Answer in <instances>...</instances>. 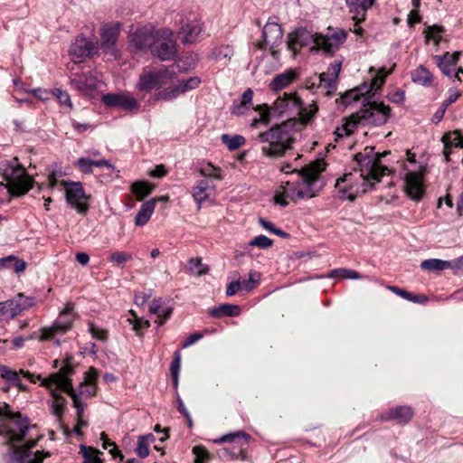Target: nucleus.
Listing matches in <instances>:
<instances>
[{"mask_svg":"<svg viewBox=\"0 0 463 463\" xmlns=\"http://www.w3.org/2000/svg\"><path fill=\"white\" fill-rule=\"evenodd\" d=\"M262 35L264 44L269 47L271 55L274 58H277L279 55V50L277 47L281 44L283 38V32L280 24L277 22L269 20L263 28Z\"/></svg>","mask_w":463,"mask_h":463,"instance_id":"nucleus-15","label":"nucleus"},{"mask_svg":"<svg viewBox=\"0 0 463 463\" xmlns=\"http://www.w3.org/2000/svg\"><path fill=\"white\" fill-rule=\"evenodd\" d=\"M331 278L335 276H340L344 279H361L362 276L355 270L353 269H334L331 271L330 275Z\"/></svg>","mask_w":463,"mask_h":463,"instance_id":"nucleus-56","label":"nucleus"},{"mask_svg":"<svg viewBox=\"0 0 463 463\" xmlns=\"http://www.w3.org/2000/svg\"><path fill=\"white\" fill-rule=\"evenodd\" d=\"M460 52H456L452 54L447 52L443 56H436L438 66L445 75L449 77L454 75L459 80V73H463L462 68H456Z\"/></svg>","mask_w":463,"mask_h":463,"instance_id":"nucleus-23","label":"nucleus"},{"mask_svg":"<svg viewBox=\"0 0 463 463\" xmlns=\"http://www.w3.org/2000/svg\"><path fill=\"white\" fill-rule=\"evenodd\" d=\"M181 368V354L176 351L174 354V360L170 365V372L173 378V383L175 387L178 385L179 372Z\"/></svg>","mask_w":463,"mask_h":463,"instance_id":"nucleus-50","label":"nucleus"},{"mask_svg":"<svg viewBox=\"0 0 463 463\" xmlns=\"http://www.w3.org/2000/svg\"><path fill=\"white\" fill-rule=\"evenodd\" d=\"M260 280V273L256 270H250L249 272V279L244 280L241 283L242 288L247 291L252 290Z\"/></svg>","mask_w":463,"mask_h":463,"instance_id":"nucleus-54","label":"nucleus"},{"mask_svg":"<svg viewBox=\"0 0 463 463\" xmlns=\"http://www.w3.org/2000/svg\"><path fill=\"white\" fill-rule=\"evenodd\" d=\"M19 373L23 374L24 377L27 378L32 383H36L37 381L42 380L41 375H35L28 371L20 370V372L17 373L16 371H13L5 365H0V377L24 390V387L20 382Z\"/></svg>","mask_w":463,"mask_h":463,"instance_id":"nucleus-25","label":"nucleus"},{"mask_svg":"<svg viewBox=\"0 0 463 463\" xmlns=\"http://www.w3.org/2000/svg\"><path fill=\"white\" fill-rule=\"evenodd\" d=\"M71 326V320H68L65 322L57 321L52 326L49 327H43L42 329V334L40 335L41 341L51 340L54 335L59 334H64L67 332Z\"/></svg>","mask_w":463,"mask_h":463,"instance_id":"nucleus-30","label":"nucleus"},{"mask_svg":"<svg viewBox=\"0 0 463 463\" xmlns=\"http://www.w3.org/2000/svg\"><path fill=\"white\" fill-rule=\"evenodd\" d=\"M392 72V70L386 71L384 67L379 69L377 74L372 79L370 88L367 92L377 90L385 81V78Z\"/></svg>","mask_w":463,"mask_h":463,"instance_id":"nucleus-48","label":"nucleus"},{"mask_svg":"<svg viewBox=\"0 0 463 463\" xmlns=\"http://www.w3.org/2000/svg\"><path fill=\"white\" fill-rule=\"evenodd\" d=\"M259 222L260 224L267 231L272 232V233H275V234H278V235H280L282 237L286 236L287 234L282 232L281 230L279 229H277L274 227L273 223L263 219V218H260L259 220Z\"/></svg>","mask_w":463,"mask_h":463,"instance_id":"nucleus-63","label":"nucleus"},{"mask_svg":"<svg viewBox=\"0 0 463 463\" xmlns=\"http://www.w3.org/2000/svg\"><path fill=\"white\" fill-rule=\"evenodd\" d=\"M89 330L92 337L97 340L104 342L108 338V332L105 329L99 327L92 323H90Z\"/></svg>","mask_w":463,"mask_h":463,"instance_id":"nucleus-58","label":"nucleus"},{"mask_svg":"<svg viewBox=\"0 0 463 463\" xmlns=\"http://www.w3.org/2000/svg\"><path fill=\"white\" fill-rule=\"evenodd\" d=\"M203 30V24L196 18H186L182 21V26L179 30L181 41L184 43H193L199 38Z\"/></svg>","mask_w":463,"mask_h":463,"instance_id":"nucleus-21","label":"nucleus"},{"mask_svg":"<svg viewBox=\"0 0 463 463\" xmlns=\"http://www.w3.org/2000/svg\"><path fill=\"white\" fill-rule=\"evenodd\" d=\"M102 101L109 107H118L127 110L138 108L137 99L129 93L106 94Z\"/></svg>","mask_w":463,"mask_h":463,"instance_id":"nucleus-22","label":"nucleus"},{"mask_svg":"<svg viewBox=\"0 0 463 463\" xmlns=\"http://www.w3.org/2000/svg\"><path fill=\"white\" fill-rule=\"evenodd\" d=\"M405 192L414 201H420L424 194L423 173L411 171L405 175Z\"/></svg>","mask_w":463,"mask_h":463,"instance_id":"nucleus-20","label":"nucleus"},{"mask_svg":"<svg viewBox=\"0 0 463 463\" xmlns=\"http://www.w3.org/2000/svg\"><path fill=\"white\" fill-rule=\"evenodd\" d=\"M290 34L293 36V39L299 41L300 44H302L303 46H306L310 43H315V38L317 35V33L313 34L311 32L303 28L298 29Z\"/></svg>","mask_w":463,"mask_h":463,"instance_id":"nucleus-45","label":"nucleus"},{"mask_svg":"<svg viewBox=\"0 0 463 463\" xmlns=\"http://www.w3.org/2000/svg\"><path fill=\"white\" fill-rule=\"evenodd\" d=\"M413 416V411L411 407L408 406H399L394 409L390 410L384 416V420H393L398 423H407L409 422Z\"/></svg>","mask_w":463,"mask_h":463,"instance_id":"nucleus-31","label":"nucleus"},{"mask_svg":"<svg viewBox=\"0 0 463 463\" xmlns=\"http://www.w3.org/2000/svg\"><path fill=\"white\" fill-rule=\"evenodd\" d=\"M382 155L374 152L373 147L367 146L363 152L357 153L354 159L359 166L360 177L373 186L380 182L388 170L381 164Z\"/></svg>","mask_w":463,"mask_h":463,"instance_id":"nucleus-5","label":"nucleus"},{"mask_svg":"<svg viewBox=\"0 0 463 463\" xmlns=\"http://www.w3.org/2000/svg\"><path fill=\"white\" fill-rule=\"evenodd\" d=\"M132 259V253L127 251H114L109 256V260L118 267H123L126 262Z\"/></svg>","mask_w":463,"mask_h":463,"instance_id":"nucleus-49","label":"nucleus"},{"mask_svg":"<svg viewBox=\"0 0 463 463\" xmlns=\"http://www.w3.org/2000/svg\"><path fill=\"white\" fill-rule=\"evenodd\" d=\"M210 315L214 317H222L223 316L236 317L241 313V308L237 305L222 304L210 310Z\"/></svg>","mask_w":463,"mask_h":463,"instance_id":"nucleus-36","label":"nucleus"},{"mask_svg":"<svg viewBox=\"0 0 463 463\" xmlns=\"http://www.w3.org/2000/svg\"><path fill=\"white\" fill-rule=\"evenodd\" d=\"M19 314L16 300L9 299L0 302V320H10Z\"/></svg>","mask_w":463,"mask_h":463,"instance_id":"nucleus-35","label":"nucleus"},{"mask_svg":"<svg viewBox=\"0 0 463 463\" xmlns=\"http://www.w3.org/2000/svg\"><path fill=\"white\" fill-rule=\"evenodd\" d=\"M295 118L282 124L276 125L265 132L259 134L258 138L264 146L261 153L267 157H280L285 152L291 148L295 140L294 126Z\"/></svg>","mask_w":463,"mask_h":463,"instance_id":"nucleus-3","label":"nucleus"},{"mask_svg":"<svg viewBox=\"0 0 463 463\" xmlns=\"http://www.w3.org/2000/svg\"><path fill=\"white\" fill-rule=\"evenodd\" d=\"M75 165L83 173L90 174L92 173V159L87 157H80L77 160Z\"/></svg>","mask_w":463,"mask_h":463,"instance_id":"nucleus-60","label":"nucleus"},{"mask_svg":"<svg viewBox=\"0 0 463 463\" xmlns=\"http://www.w3.org/2000/svg\"><path fill=\"white\" fill-rule=\"evenodd\" d=\"M411 80L416 84L429 87L432 85L433 76L429 70L420 65L411 71Z\"/></svg>","mask_w":463,"mask_h":463,"instance_id":"nucleus-34","label":"nucleus"},{"mask_svg":"<svg viewBox=\"0 0 463 463\" xmlns=\"http://www.w3.org/2000/svg\"><path fill=\"white\" fill-rule=\"evenodd\" d=\"M150 50L154 56L162 61L173 60L176 55V45L172 32L168 29L156 32V38Z\"/></svg>","mask_w":463,"mask_h":463,"instance_id":"nucleus-11","label":"nucleus"},{"mask_svg":"<svg viewBox=\"0 0 463 463\" xmlns=\"http://www.w3.org/2000/svg\"><path fill=\"white\" fill-rule=\"evenodd\" d=\"M233 55V49L230 45H220L213 49L211 56L216 61H229Z\"/></svg>","mask_w":463,"mask_h":463,"instance_id":"nucleus-41","label":"nucleus"},{"mask_svg":"<svg viewBox=\"0 0 463 463\" xmlns=\"http://www.w3.org/2000/svg\"><path fill=\"white\" fill-rule=\"evenodd\" d=\"M80 453L83 457V463H103V459L100 458L103 452L97 449L81 445Z\"/></svg>","mask_w":463,"mask_h":463,"instance_id":"nucleus-37","label":"nucleus"},{"mask_svg":"<svg viewBox=\"0 0 463 463\" xmlns=\"http://www.w3.org/2000/svg\"><path fill=\"white\" fill-rule=\"evenodd\" d=\"M131 190L136 194L137 199L141 201L152 192L153 186L146 182L138 181L132 184Z\"/></svg>","mask_w":463,"mask_h":463,"instance_id":"nucleus-43","label":"nucleus"},{"mask_svg":"<svg viewBox=\"0 0 463 463\" xmlns=\"http://www.w3.org/2000/svg\"><path fill=\"white\" fill-rule=\"evenodd\" d=\"M352 179H353V174H345L342 178L338 179L336 181V188L341 193H346L348 190L352 188Z\"/></svg>","mask_w":463,"mask_h":463,"instance_id":"nucleus-57","label":"nucleus"},{"mask_svg":"<svg viewBox=\"0 0 463 463\" xmlns=\"http://www.w3.org/2000/svg\"><path fill=\"white\" fill-rule=\"evenodd\" d=\"M252 98H253V91L250 89H248L241 95L240 104L233 107L232 112L234 114L242 113L241 109L244 107H247L248 105H250L252 102Z\"/></svg>","mask_w":463,"mask_h":463,"instance_id":"nucleus-52","label":"nucleus"},{"mask_svg":"<svg viewBox=\"0 0 463 463\" xmlns=\"http://www.w3.org/2000/svg\"><path fill=\"white\" fill-rule=\"evenodd\" d=\"M358 121L356 118H354V115L350 118L349 120H347L342 127L337 128L335 135V141L338 140L340 137H348L350 136L356 126L358 125Z\"/></svg>","mask_w":463,"mask_h":463,"instance_id":"nucleus-40","label":"nucleus"},{"mask_svg":"<svg viewBox=\"0 0 463 463\" xmlns=\"http://www.w3.org/2000/svg\"><path fill=\"white\" fill-rule=\"evenodd\" d=\"M156 38V33L152 25H145L137 28L129 35L131 46L139 51L150 49Z\"/></svg>","mask_w":463,"mask_h":463,"instance_id":"nucleus-17","label":"nucleus"},{"mask_svg":"<svg viewBox=\"0 0 463 463\" xmlns=\"http://www.w3.org/2000/svg\"><path fill=\"white\" fill-rule=\"evenodd\" d=\"M193 453L195 456L194 463H203L209 458V453L203 446H195L193 448Z\"/></svg>","mask_w":463,"mask_h":463,"instance_id":"nucleus-59","label":"nucleus"},{"mask_svg":"<svg viewBox=\"0 0 463 463\" xmlns=\"http://www.w3.org/2000/svg\"><path fill=\"white\" fill-rule=\"evenodd\" d=\"M3 176L6 182L5 187L14 196L24 195L33 187V178L20 165L16 157L4 169Z\"/></svg>","mask_w":463,"mask_h":463,"instance_id":"nucleus-6","label":"nucleus"},{"mask_svg":"<svg viewBox=\"0 0 463 463\" xmlns=\"http://www.w3.org/2000/svg\"><path fill=\"white\" fill-rule=\"evenodd\" d=\"M273 244V241L265 235H258L254 237L248 243V247H258L260 249H268L271 247Z\"/></svg>","mask_w":463,"mask_h":463,"instance_id":"nucleus-53","label":"nucleus"},{"mask_svg":"<svg viewBox=\"0 0 463 463\" xmlns=\"http://www.w3.org/2000/svg\"><path fill=\"white\" fill-rule=\"evenodd\" d=\"M391 115V108L383 102H370L364 106L354 118H356L359 124L364 126H383Z\"/></svg>","mask_w":463,"mask_h":463,"instance_id":"nucleus-9","label":"nucleus"},{"mask_svg":"<svg viewBox=\"0 0 463 463\" xmlns=\"http://www.w3.org/2000/svg\"><path fill=\"white\" fill-rule=\"evenodd\" d=\"M149 311L156 315L157 320H156V323L162 326L165 320L170 317L173 309L171 307L165 306L161 298H157L152 300L149 304Z\"/></svg>","mask_w":463,"mask_h":463,"instance_id":"nucleus-29","label":"nucleus"},{"mask_svg":"<svg viewBox=\"0 0 463 463\" xmlns=\"http://www.w3.org/2000/svg\"><path fill=\"white\" fill-rule=\"evenodd\" d=\"M318 110L316 102L311 103L307 107H303V101L296 91L287 93L279 97L271 107L263 105V109L260 112V118H255L252 125L258 122L268 124L270 115L281 116L284 114H294L299 117L302 124L309 123Z\"/></svg>","mask_w":463,"mask_h":463,"instance_id":"nucleus-2","label":"nucleus"},{"mask_svg":"<svg viewBox=\"0 0 463 463\" xmlns=\"http://www.w3.org/2000/svg\"><path fill=\"white\" fill-rule=\"evenodd\" d=\"M451 265L448 260L439 259H429L421 262L420 267L424 270L439 271L448 269Z\"/></svg>","mask_w":463,"mask_h":463,"instance_id":"nucleus-38","label":"nucleus"},{"mask_svg":"<svg viewBox=\"0 0 463 463\" xmlns=\"http://www.w3.org/2000/svg\"><path fill=\"white\" fill-rule=\"evenodd\" d=\"M14 300H16L19 313L32 307L34 305L33 298L25 297L23 293H19Z\"/></svg>","mask_w":463,"mask_h":463,"instance_id":"nucleus-55","label":"nucleus"},{"mask_svg":"<svg viewBox=\"0 0 463 463\" xmlns=\"http://www.w3.org/2000/svg\"><path fill=\"white\" fill-rule=\"evenodd\" d=\"M214 190L213 186L210 185L207 180L202 179L195 183L192 188V195L198 205L200 210L202 203L208 201Z\"/></svg>","mask_w":463,"mask_h":463,"instance_id":"nucleus-27","label":"nucleus"},{"mask_svg":"<svg viewBox=\"0 0 463 463\" xmlns=\"http://www.w3.org/2000/svg\"><path fill=\"white\" fill-rule=\"evenodd\" d=\"M442 142L452 147H463V136L458 131L449 132L442 137Z\"/></svg>","mask_w":463,"mask_h":463,"instance_id":"nucleus-47","label":"nucleus"},{"mask_svg":"<svg viewBox=\"0 0 463 463\" xmlns=\"http://www.w3.org/2000/svg\"><path fill=\"white\" fill-rule=\"evenodd\" d=\"M189 269L197 276H202L209 271L208 267L203 266L201 258H192L189 260Z\"/></svg>","mask_w":463,"mask_h":463,"instance_id":"nucleus-51","label":"nucleus"},{"mask_svg":"<svg viewBox=\"0 0 463 463\" xmlns=\"http://www.w3.org/2000/svg\"><path fill=\"white\" fill-rule=\"evenodd\" d=\"M11 263H14V269L16 273L24 271L27 267V264L24 260H18L13 255L0 259V265L3 268H8Z\"/></svg>","mask_w":463,"mask_h":463,"instance_id":"nucleus-44","label":"nucleus"},{"mask_svg":"<svg viewBox=\"0 0 463 463\" xmlns=\"http://www.w3.org/2000/svg\"><path fill=\"white\" fill-rule=\"evenodd\" d=\"M375 0H345L347 5L354 11L359 12L361 10L363 12V15L358 21L364 20V13L367 9H369L374 3Z\"/></svg>","mask_w":463,"mask_h":463,"instance_id":"nucleus-46","label":"nucleus"},{"mask_svg":"<svg viewBox=\"0 0 463 463\" xmlns=\"http://www.w3.org/2000/svg\"><path fill=\"white\" fill-rule=\"evenodd\" d=\"M129 321L130 324L133 325V329L138 333V331L141 329V328H147L149 327L150 324H149V321L147 320H143L141 318H138L135 316V319L134 321H132L130 318L128 319Z\"/></svg>","mask_w":463,"mask_h":463,"instance_id":"nucleus-64","label":"nucleus"},{"mask_svg":"<svg viewBox=\"0 0 463 463\" xmlns=\"http://www.w3.org/2000/svg\"><path fill=\"white\" fill-rule=\"evenodd\" d=\"M52 94L57 98L61 104L67 105L69 108H72L71 100L68 92L63 91L60 89H55Z\"/></svg>","mask_w":463,"mask_h":463,"instance_id":"nucleus-61","label":"nucleus"},{"mask_svg":"<svg viewBox=\"0 0 463 463\" xmlns=\"http://www.w3.org/2000/svg\"><path fill=\"white\" fill-rule=\"evenodd\" d=\"M136 453L140 458H146L149 455V445L140 438L137 439Z\"/></svg>","mask_w":463,"mask_h":463,"instance_id":"nucleus-62","label":"nucleus"},{"mask_svg":"<svg viewBox=\"0 0 463 463\" xmlns=\"http://www.w3.org/2000/svg\"><path fill=\"white\" fill-rule=\"evenodd\" d=\"M120 32L119 24H106L102 29L101 33V48L106 54H109L115 59L118 56V50L117 48V41Z\"/></svg>","mask_w":463,"mask_h":463,"instance_id":"nucleus-16","label":"nucleus"},{"mask_svg":"<svg viewBox=\"0 0 463 463\" xmlns=\"http://www.w3.org/2000/svg\"><path fill=\"white\" fill-rule=\"evenodd\" d=\"M325 170L323 161H316L298 172V180L281 184L274 196L275 203L287 206L288 201L310 199L317 196L320 186L317 185L320 174Z\"/></svg>","mask_w":463,"mask_h":463,"instance_id":"nucleus-1","label":"nucleus"},{"mask_svg":"<svg viewBox=\"0 0 463 463\" xmlns=\"http://www.w3.org/2000/svg\"><path fill=\"white\" fill-rule=\"evenodd\" d=\"M175 79V69L174 66L158 70L153 67H145L139 75L136 89L145 93L156 89L158 93L162 90L167 89V85L173 83Z\"/></svg>","mask_w":463,"mask_h":463,"instance_id":"nucleus-4","label":"nucleus"},{"mask_svg":"<svg viewBox=\"0 0 463 463\" xmlns=\"http://www.w3.org/2000/svg\"><path fill=\"white\" fill-rule=\"evenodd\" d=\"M156 199H150L142 203L135 217L137 226H144L150 220L156 207Z\"/></svg>","mask_w":463,"mask_h":463,"instance_id":"nucleus-32","label":"nucleus"},{"mask_svg":"<svg viewBox=\"0 0 463 463\" xmlns=\"http://www.w3.org/2000/svg\"><path fill=\"white\" fill-rule=\"evenodd\" d=\"M298 77L296 69H288L282 73L276 75L269 83V88L274 92H278L291 85Z\"/></svg>","mask_w":463,"mask_h":463,"instance_id":"nucleus-26","label":"nucleus"},{"mask_svg":"<svg viewBox=\"0 0 463 463\" xmlns=\"http://www.w3.org/2000/svg\"><path fill=\"white\" fill-rule=\"evenodd\" d=\"M250 436L244 431H236L222 436L214 440L215 443H225L220 450L221 457L226 459L244 458L248 447Z\"/></svg>","mask_w":463,"mask_h":463,"instance_id":"nucleus-8","label":"nucleus"},{"mask_svg":"<svg viewBox=\"0 0 463 463\" xmlns=\"http://www.w3.org/2000/svg\"><path fill=\"white\" fill-rule=\"evenodd\" d=\"M99 81L91 73L74 74L71 79V85L84 94H90L98 88Z\"/></svg>","mask_w":463,"mask_h":463,"instance_id":"nucleus-24","label":"nucleus"},{"mask_svg":"<svg viewBox=\"0 0 463 463\" xmlns=\"http://www.w3.org/2000/svg\"><path fill=\"white\" fill-rule=\"evenodd\" d=\"M72 373V366L69 363H66L60 368L57 373H55V374L52 377V380L58 383L63 392L71 397L73 406L76 409V416L81 417L84 414L85 405L81 402L80 395L77 394L72 388L71 380L70 379V375Z\"/></svg>","mask_w":463,"mask_h":463,"instance_id":"nucleus-10","label":"nucleus"},{"mask_svg":"<svg viewBox=\"0 0 463 463\" xmlns=\"http://www.w3.org/2000/svg\"><path fill=\"white\" fill-rule=\"evenodd\" d=\"M201 83L198 77H189L179 79L175 75L173 83L167 85V89L162 90L156 93L157 99L173 100L184 93L195 90Z\"/></svg>","mask_w":463,"mask_h":463,"instance_id":"nucleus-13","label":"nucleus"},{"mask_svg":"<svg viewBox=\"0 0 463 463\" xmlns=\"http://www.w3.org/2000/svg\"><path fill=\"white\" fill-rule=\"evenodd\" d=\"M98 51V43L86 38H77L70 48V54L74 62H80L84 58L95 54Z\"/></svg>","mask_w":463,"mask_h":463,"instance_id":"nucleus-19","label":"nucleus"},{"mask_svg":"<svg viewBox=\"0 0 463 463\" xmlns=\"http://www.w3.org/2000/svg\"><path fill=\"white\" fill-rule=\"evenodd\" d=\"M61 184L65 190L66 201L69 204L74 207L80 214H85L88 212L89 206L87 201L89 196L86 195L83 186L79 182L61 181L59 182L56 174L52 173L48 176V185L50 188H56Z\"/></svg>","mask_w":463,"mask_h":463,"instance_id":"nucleus-7","label":"nucleus"},{"mask_svg":"<svg viewBox=\"0 0 463 463\" xmlns=\"http://www.w3.org/2000/svg\"><path fill=\"white\" fill-rule=\"evenodd\" d=\"M55 374L52 373L49 375V377L45 379H42V385L47 388L52 394V413L58 417L61 418V415L64 412L65 405H66V399L61 395V393L58 391L63 392L61 387L58 385V383H54V381L52 380V377Z\"/></svg>","mask_w":463,"mask_h":463,"instance_id":"nucleus-18","label":"nucleus"},{"mask_svg":"<svg viewBox=\"0 0 463 463\" xmlns=\"http://www.w3.org/2000/svg\"><path fill=\"white\" fill-rule=\"evenodd\" d=\"M5 416V428L9 442H20L25 439L31 428L29 419L23 417L19 412L6 411Z\"/></svg>","mask_w":463,"mask_h":463,"instance_id":"nucleus-12","label":"nucleus"},{"mask_svg":"<svg viewBox=\"0 0 463 463\" xmlns=\"http://www.w3.org/2000/svg\"><path fill=\"white\" fill-rule=\"evenodd\" d=\"M347 33L339 28H328L326 34H317L315 46L327 53L335 52L346 40Z\"/></svg>","mask_w":463,"mask_h":463,"instance_id":"nucleus-14","label":"nucleus"},{"mask_svg":"<svg viewBox=\"0 0 463 463\" xmlns=\"http://www.w3.org/2000/svg\"><path fill=\"white\" fill-rule=\"evenodd\" d=\"M221 140L224 145H226L230 151L237 150L245 143V138L241 135L231 136L228 134H222Z\"/></svg>","mask_w":463,"mask_h":463,"instance_id":"nucleus-39","label":"nucleus"},{"mask_svg":"<svg viewBox=\"0 0 463 463\" xmlns=\"http://www.w3.org/2000/svg\"><path fill=\"white\" fill-rule=\"evenodd\" d=\"M443 33L444 27L437 24L428 26L424 31L426 40L432 41L435 45L441 41Z\"/></svg>","mask_w":463,"mask_h":463,"instance_id":"nucleus-42","label":"nucleus"},{"mask_svg":"<svg viewBox=\"0 0 463 463\" xmlns=\"http://www.w3.org/2000/svg\"><path fill=\"white\" fill-rule=\"evenodd\" d=\"M340 71L341 63L335 61L329 65L326 72H323L319 75L320 84H324L327 89V94H331V92L335 89V84Z\"/></svg>","mask_w":463,"mask_h":463,"instance_id":"nucleus-28","label":"nucleus"},{"mask_svg":"<svg viewBox=\"0 0 463 463\" xmlns=\"http://www.w3.org/2000/svg\"><path fill=\"white\" fill-rule=\"evenodd\" d=\"M200 175L215 180L223 179V171L221 167L213 165L211 162H202L197 167Z\"/></svg>","mask_w":463,"mask_h":463,"instance_id":"nucleus-33","label":"nucleus"}]
</instances>
